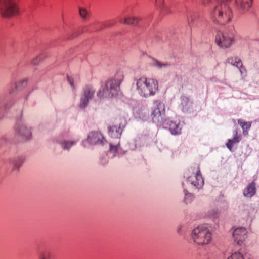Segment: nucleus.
I'll list each match as a JSON object with an SVG mask.
<instances>
[{
	"instance_id": "obj_29",
	"label": "nucleus",
	"mask_w": 259,
	"mask_h": 259,
	"mask_svg": "<svg viewBox=\"0 0 259 259\" xmlns=\"http://www.w3.org/2000/svg\"><path fill=\"white\" fill-rule=\"evenodd\" d=\"M218 2V4L220 3H226L227 4H229V3L231 1V0H215Z\"/></svg>"
},
{
	"instance_id": "obj_10",
	"label": "nucleus",
	"mask_w": 259,
	"mask_h": 259,
	"mask_svg": "<svg viewBox=\"0 0 259 259\" xmlns=\"http://www.w3.org/2000/svg\"><path fill=\"white\" fill-rule=\"evenodd\" d=\"M247 231L244 227H238L234 229L233 236L234 241L239 245H241L247 238Z\"/></svg>"
},
{
	"instance_id": "obj_32",
	"label": "nucleus",
	"mask_w": 259,
	"mask_h": 259,
	"mask_svg": "<svg viewBox=\"0 0 259 259\" xmlns=\"http://www.w3.org/2000/svg\"><path fill=\"white\" fill-rule=\"evenodd\" d=\"M116 127L115 126H110L109 127V132L110 133H112L113 132V131L114 130V128H115Z\"/></svg>"
},
{
	"instance_id": "obj_14",
	"label": "nucleus",
	"mask_w": 259,
	"mask_h": 259,
	"mask_svg": "<svg viewBox=\"0 0 259 259\" xmlns=\"http://www.w3.org/2000/svg\"><path fill=\"white\" fill-rule=\"evenodd\" d=\"M255 184L254 182H252L244 190L243 195L247 197H251L255 194Z\"/></svg>"
},
{
	"instance_id": "obj_21",
	"label": "nucleus",
	"mask_w": 259,
	"mask_h": 259,
	"mask_svg": "<svg viewBox=\"0 0 259 259\" xmlns=\"http://www.w3.org/2000/svg\"><path fill=\"white\" fill-rule=\"evenodd\" d=\"M38 259H51V252L48 250H43L39 252L38 256Z\"/></svg>"
},
{
	"instance_id": "obj_18",
	"label": "nucleus",
	"mask_w": 259,
	"mask_h": 259,
	"mask_svg": "<svg viewBox=\"0 0 259 259\" xmlns=\"http://www.w3.org/2000/svg\"><path fill=\"white\" fill-rule=\"evenodd\" d=\"M227 62L231 64L233 66H236L237 68H240L242 66V62L240 58L237 57H231L227 59Z\"/></svg>"
},
{
	"instance_id": "obj_25",
	"label": "nucleus",
	"mask_w": 259,
	"mask_h": 259,
	"mask_svg": "<svg viewBox=\"0 0 259 259\" xmlns=\"http://www.w3.org/2000/svg\"><path fill=\"white\" fill-rule=\"evenodd\" d=\"M116 24V22L114 20H109L104 23V27H109L114 26Z\"/></svg>"
},
{
	"instance_id": "obj_15",
	"label": "nucleus",
	"mask_w": 259,
	"mask_h": 259,
	"mask_svg": "<svg viewBox=\"0 0 259 259\" xmlns=\"http://www.w3.org/2000/svg\"><path fill=\"white\" fill-rule=\"evenodd\" d=\"M169 125V130L173 135H178L181 132V127L179 123H177L172 121H169L168 123Z\"/></svg>"
},
{
	"instance_id": "obj_17",
	"label": "nucleus",
	"mask_w": 259,
	"mask_h": 259,
	"mask_svg": "<svg viewBox=\"0 0 259 259\" xmlns=\"http://www.w3.org/2000/svg\"><path fill=\"white\" fill-rule=\"evenodd\" d=\"M238 123L242 127L243 134L244 135H247L248 134V131L251 127L252 122H246L243 120L240 119L238 120Z\"/></svg>"
},
{
	"instance_id": "obj_22",
	"label": "nucleus",
	"mask_w": 259,
	"mask_h": 259,
	"mask_svg": "<svg viewBox=\"0 0 259 259\" xmlns=\"http://www.w3.org/2000/svg\"><path fill=\"white\" fill-rule=\"evenodd\" d=\"M151 64L152 66L157 67L158 68L166 67L169 66V64L168 63H162L155 59H153L152 60V62Z\"/></svg>"
},
{
	"instance_id": "obj_30",
	"label": "nucleus",
	"mask_w": 259,
	"mask_h": 259,
	"mask_svg": "<svg viewBox=\"0 0 259 259\" xmlns=\"http://www.w3.org/2000/svg\"><path fill=\"white\" fill-rule=\"evenodd\" d=\"M202 3L204 5H208L211 3L212 0H201Z\"/></svg>"
},
{
	"instance_id": "obj_27",
	"label": "nucleus",
	"mask_w": 259,
	"mask_h": 259,
	"mask_svg": "<svg viewBox=\"0 0 259 259\" xmlns=\"http://www.w3.org/2000/svg\"><path fill=\"white\" fill-rule=\"evenodd\" d=\"M118 148L117 145L114 146L112 145H110V150L114 153H116L117 152Z\"/></svg>"
},
{
	"instance_id": "obj_7",
	"label": "nucleus",
	"mask_w": 259,
	"mask_h": 259,
	"mask_svg": "<svg viewBox=\"0 0 259 259\" xmlns=\"http://www.w3.org/2000/svg\"><path fill=\"white\" fill-rule=\"evenodd\" d=\"M164 105L160 102H155L151 114L152 121L155 123H160L163 121L165 116Z\"/></svg>"
},
{
	"instance_id": "obj_28",
	"label": "nucleus",
	"mask_w": 259,
	"mask_h": 259,
	"mask_svg": "<svg viewBox=\"0 0 259 259\" xmlns=\"http://www.w3.org/2000/svg\"><path fill=\"white\" fill-rule=\"evenodd\" d=\"M193 196L190 193L188 194H186V197H185V201H186V203H188L190 201H188V199L190 198V200H191L193 199Z\"/></svg>"
},
{
	"instance_id": "obj_12",
	"label": "nucleus",
	"mask_w": 259,
	"mask_h": 259,
	"mask_svg": "<svg viewBox=\"0 0 259 259\" xmlns=\"http://www.w3.org/2000/svg\"><path fill=\"white\" fill-rule=\"evenodd\" d=\"M88 141L91 144L103 143L105 140L102 134L98 131L92 132L88 136Z\"/></svg>"
},
{
	"instance_id": "obj_20",
	"label": "nucleus",
	"mask_w": 259,
	"mask_h": 259,
	"mask_svg": "<svg viewBox=\"0 0 259 259\" xmlns=\"http://www.w3.org/2000/svg\"><path fill=\"white\" fill-rule=\"evenodd\" d=\"M19 134H21L23 136L26 137L25 139H29L31 137V133L29 130L25 126H22L18 131Z\"/></svg>"
},
{
	"instance_id": "obj_9",
	"label": "nucleus",
	"mask_w": 259,
	"mask_h": 259,
	"mask_svg": "<svg viewBox=\"0 0 259 259\" xmlns=\"http://www.w3.org/2000/svg\"><path fill=\"white\" fill-rule=\"evenodd\" d=\"M95 93V90L92 85H87L83 88L79 105L81 108H84L87 106L89 101L93 97Z\"/></svg>"
},
{
	"instance_id": "obj_23",
	"label": "nucleus",
	"mask_w": 259,
	"mask_h": 259,
	"mask_svg": "<svg viewBox=\"0 0 259 259\" xmlns=\"http://www.w3.org/2000/svg\"><path fill=\"white\" fill-rule=\"evenodd\" d=\"M228 259H243V257L240 252H235L232 253Z\"/></svg>"
},
{
	"instance_id": "obj_33",
	"label": "nucleus",
	"mask_w": 259,
	"mask_h": 259,
	"mask_svg": "<svg viewBox=\"0 0 259 259\" xmlns=\"http://www.w3.org/2000/svg\"><path fill=\"white\" fill-rule=\"evenodd\" d=\"M74 78L76 79V80H79L80 79V77L79 75H76L75 77H74Z\"/></svg>"
},
{
	"instance_id": "obj_13",
	"label": "nucleus",
	"mask_w": 259,
	"mask_h": 259,
	"mask_svg": "<svg viewBox=\"0 0 259 259\" xmlns=\"http://www.w3.org/2000/svg\"><path fill=\"white\" fill-rule=\"evenodd\" d=\"M241 135L238 134L237 130L233 132V138L232 139H228L226 144L227 147L230 150L232 151V148L235 144H238L241 140Z\"/></svg>"
},
{
	"instance_id": "obj_11",
	"label": "nucleus",
	"mask_w": 259,
	"mask_h": 259,
	"mask_svg": "<svg viewBox=\"0 0 259 259\" xmlns=\"http://www.w3.org/2000/svg\"><path fill=\"white\" fill-rule=\"evenodd\" d=\"M253 0H235V6L242 12L248 11L253 5Z\"/></svg>"
},
{
	"instance_id": "obj_2",
	"label": "nucleus",
	"mask_w": 259,
	"mask_h": 259,
	"mask_svg": "<svg viewBox=\"0 0 259 259\" xmlns=\"http://www.w3.org/2000/svg\"><path fill=\"white\" fill-rule=\"evenodd\" d=\"M136 90L143 97L154 96L158 90V82L153 78L143 76L136 80Z\"/></svg>"
},
{
	"instance_id": "obj_24",
	"label": "nucleus",
	"mask_w": 259,
	"mask_h": 259,
	"mask_svg": "<svg viewBox=\"0 0 259 259\" xmlns=\"http://www.w3.org/2000/svg\"><path fill=\"white\" fill-rule=\"evenodd\" d=\"M73 142L64 141L62 143V146L64 149H68L74 144Z\"/></svg>"
},
{
	"instance_id": "obj_8",
	"label": "nucleus",
	"mask_w": 259,
	"mask_h": 259,
	"mask_svg": "<svg viewBox=\"0 0 259 259\" xmlns=\"http://www.w3.org/2000/svg\"><path fill=\"white\" fill-rule=\"evenodd\" d=\"M192 171L193 175L189 177L188 180L193 185L199 188L204 184V180L200 173L199 167H194Z\"/></svg>"
},
{
	"instance_id": "obj_26",
	"label": "nucleus",
	"mask_w": 259,
	"mask_h": 259,
	"mask_svg": "<svg viewBox=\"0 0 259 259\" xmlns=\"http://www.w3.org/2000/svg\"><path fill=\"white\" fill-rule=\"evenodd\" d=\"M67 80L68 81V82L69 83V84H70V85L72 87V88L75 90V85L74 84V79L71 77H69V76H68L67 77Z\"/></svg>"
},
{
	"instance_id": "obj_6",
	"label": "nucleus",
	"mask_w": 259,
	"mask_h": 259,
	"mask_svg": "<svg viewBox=\"0 0 259 259\" xmlns=\"http://www.w3.org/2000/svg\"><path fill=\"white\" fill-rule=\"evenodd\" d=\"M215 42L220 48H228L234 42V35L229 31H219L217 33Z\"/></svg>"
},
{
	"instance_id": "obj_4",
	"label": "nucleus",
	"mask_w": 259,
	"mask_h": 259,
	"mask_svg": "<svg viewBox=\"0 0 259 259\" xmlns=\"http://www.w3.org/2000/svg\"><path fill=\"white\" fill-rule=\"evenodd\" d=\"M191 237L197 245L205 246L211 243L212 234L206 225H201L193 230Z\"/></svg>"
},
{
	"instance_id": "obj_3",
	"label": "nucleus",
	"mask_w": 259,
	"mask_h": 259,
	"mask_svg": "<svg viewBox=\"0 0 259 259\" xmlns=\"http://www.w3.org/2000/svg\"><path fill=\"white\" fill-rule=\"evenodd\" d=\"M210 16L214 23L224 25L231 21L233 13L229 4L220 3L215 6Z\"/></svg>"
},
{
	"instance_id": "obj_5",
	"label": "nucleus",
	"mask_w": 259,
	"mask_h": 259,
	"mask_svg": "<svg viewBox=\"0 0 259 259\" xmlns=\"http://www.w3.org/2000/svg\"><path fill=\"white\" fill-rule=\"evenodd\" d=\"M0 13L2 16L10 17L19 13V8L12 0H0Z\"/></svg>"
},
{
	"instance_id": "obj_1",
	"label": "nucleus",
	"mask_w": 259,
	"mask_h": 259,
	"mask_svg": "<svg viewBox=\"0 0 259 259\" xmlns=\"http://www.w3.org/2000/svg\"><path fill=\"white\" fill-rule=\"evenodd\" d=\"M123 78L121 74L120 77L110 78L103 83L97 92L100 98L116 97L120 94V86Z\"/></svg>"
},
{
	"instance_id": "obj_16",
	"label": "nucleus",
	"mask_w": 259,
	"mask_h": 259,
	"mask_svg": "<svg viewBox=\"0 0 259 259\" xmlns=\"http://www.w3.org/2000/svg\"><path fill=\"white\" fill-rule=\"evenodd\" d=\"M140 19L137 17H127L124 19L120 18L119 22L121 24L136 25L138 24Z\"/></svg>"
},
{
	"instance_id": "obj_31",
	"label": "nucleus",
	"mask_w": 259,
	"mask_h": 259,
	"mask_svg": "<svg viewBox=\"0 0 259 259\" xmlns=\"http://www.w3.org/2000/svg\"><path fill=\"white\" fill-rule=\"evenodd\" d=\"M155 2L157 5H161L163 2V0H155Z\"/></svg>"
},
{
	"instance_id": "obj_19",
	"label": "nucleus",
	"mask_w": 259,
	"mask_h": 259,
	"mask_svg": "<svg viewBox=\"0 0 259 259\" xmlns=\"http://www.w3.org/2000/svg\"><path fill=\"white\" fill-rule=\"evenodd\" d=\"M78 9L79 15L82 19L88 20L90 18V12L87 9L82 7H79Z\"/></svg>"
}]
</instances>
